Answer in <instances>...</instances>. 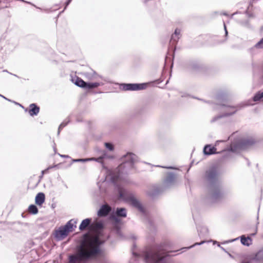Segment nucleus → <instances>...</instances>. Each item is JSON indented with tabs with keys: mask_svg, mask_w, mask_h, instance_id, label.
I'll return each instance as SVG.
<instances>
[{
	"mask_svg": "<svg viewBox=\"0 0 263 263\" xmlns=\"http://www.w3.org/2000/svg\"><path fill=\"white\" fill-rule=\"evenodd\" d=\"M157 166L161 167V166H160V165H158ZM162 167L166 168L167 169H172V170H176L177 169V168H176L175 167H173V166H162Z\"/></svg>",
	"mask_w": 263,
	"mask_h": 263,
	"instance_id": "36",
	"label": "nucleus"
},
{
	"mask_svg": "<svg viewBox=\"0 0 263 263\" xmlns=\"http://www.w3.org/2000/svg\"><path fill=\"white\" fill-rule=\"evenodd\" d=\"M72 81L77 86L86 89L87 82H85L81 78L76 77L75 78L72 79Z\"/></svg>",
	"mask_w": 263,
	"mask_h": 263,
	"instance_id": "16",
	"label": "nucleus"
},
{
	"mask_svg": "<svg viewBox=\"0 0 263 263\" xmlns=\"http://www.w3.org/2000/svg\"><path fill=\"white\" fill-rule=\"evenodd\" d=\"M72 0H67V2L65 3V7L64 8V9H66V7L69 5V4L71 3Z\"/></svg>",
	"mask_w": 263,
	"mask_h": 263,
	"instance_id": "37",
	"label": "nucleus"
},
{
	"mask_svg": "<svg viewBox=\"0 0 263 263\" xmlns=\"http://www.w3.org/2000/svg\"><path fill=\"white\" fill-rule=\"evenodd\" d=\"M0 96H1V97H3V98H4L5 99H6V100H8V101H11L10 100H9V99H8L6 98V97H5L4 96H2V95H0Z\"/></svg>",
	"mask_w": 263,
	"mask_h": 263,
	"instance_id": "43",
	"label": "nucleus"
},
{
	"mask_svg": "<svg viewBox=\"0 0 263 263\" xmlns=\"http://www.w3.org/2000/svg\"><path fill=\"white\" fill-rule=\"evenodd\" d=\"M102 157L103 159L108 158L109 156L107 154V152L105 151H103L102 154L101 156Z\"/></svg>",
	"mask_w": 263,
	"mask_h": 263,
	"instance_id": "34",
	"label": "nucleus"
},
{
	"mask_svg": "<svg viewBox=\"0 0 263 263\" xmlns=\"http://www.w3.org/2000/svg\"><path fill=\"white\" fill-rule=\"evenodd\" d=\"M146 83H127L122 84L121 88L125 91H137L145 89L147 87Z\"/></svg>",
	"mask_w": 263,
	"mask_h": 263,
	"instance_id": "8",
	"label": "nucleus"
},
{
	"mask_svg": "<svg viewBox=\"0 0 263 263\" xmlns=\"http://www.w3.org/2000/svg\"><path fill=\"white\" fill-rule=\"evenodd\" d=\"M119 217H118L115 214H112L110 216V218L114 220L116 223L114 224L113 228L111 230L112 233H114L117 237H118L121 239H124V236L121 232L120 226L119 225V223L120 222V219L119 218Z\"/></svg>",
	"mask_w": 263,
	"mask_h": 263,
	"instance_id": "9",
	"label": "nucleus"
},
{
	"mask_svg": "<svg viewBox=\"0 0 263 263\" xmlns=\"http://www.w3.org/2000/svg\"><path fill=\"white\" fill-rule=\"evenodd\" d=\"M223 24H224V30H225V35L227 36L228 35V32L227 30L226 26L225 24L224 23Z\"/></svg>",
	"mask_w": 263,
	"mask_h": 263,
	"instance_id": "39",
	"label": "nucleus"
},
{
	"mask_svg": "<svg viewBox=\"0 0 263 263\" xmlns=\"http://www.w3.org/2000/svg\"><path fill=\"white\" fill-rule=\"evenodd\" d=\"M122 163L117 168L118 177L122 174H126L134 168V164L138 161V157L132 153H127L122 157Z\"/></svg>",
	"mask_w": 263,
	"mask_h": 263,
	"instance_id": "4",
	"label": "nucleus"
},
{
	"mask_svg": "<svg viewBox=\"0 0 263 263\" xmlns=\"http://www.w3.org/2000/svg\"><path fill=\"white\" fill-rule=\"evenodd\" d=\"M252 259L256 261H263V250L258 251Z\"/></svg>",
	"mask_w": 263,
	"mask_h": 263,
	"instance_id": "23",
	"label": "nucleus"
},
{
	"mask_svg": "<svg viewBox=\"0 0 263 263\" xmlns=\"http://www.w3.org/2000/svg\"><path fill=\"white\" fill-rule=\"evenodd\" d=\"M60 156L61 157H63V158H69V156H68V155H60Z\"/></svg>",
	"mask_w": 263,
	"mask_h": 263,
	"instance_id": "41",
	"label": "nucleus"
},
{
	"mask_svg": "<svg viewBox=\"0 0 263 263\" xmlns=\"http://www.w3.org/2000/svg\"><path fill=\"white\" fill-rule=\"evenodd\" d=\"M133 254L135 256H139V254L138 253H136L135 252H134V251H133Z\"/></svg>",
	"mask_w": 263,
	"mask_h": 263,
	"instance_id": "44",
	"label": "nucleus"
},
{
	"mask_svg": "<svg viewBox=\"0 0 263 263\" xmlns=\"http://www.w3.org/2000/svg\"><path fill=\"white\" fill-rule=\"evenodd\" d=\"M3 72H8V73H9V74H12V75H13V76H15V77H17V78H18V77L17 75H16V74H12V73L8 72L7 70H3Z\"/></svg>",
	"mask_w": 263,
	"mask_h": 263,
	"instance_id": "40",
	"label": "nucleus"
},
{
	"mask_svg": "<svg viewBox=\"0 0 263 263\" xmlns=\"http://www.w3.org/2000/svg\"><path fill=\"white\" fill-rule=\"evenodd\" d=\"M53 148H54V150L55 151V147L54 146L53 147Z\"/></svg>",
	"mask_w": 263,
	"mask_h": 263,
	"instance_id": "51",
	"label": "nucleus"
},
{
	"mask_svg": "<svg viewBox=\"0 0 263 263\" xmlns=\"http://www.w3.org/2000/svg\"><path fill=\"white\" fill-rule=\"evenodd\" d=\"M72 161L73 162H86L90 161V159H88V158L76 159H73Z\"/></svg>",
	"mask_w": 263,
	"mask_h": 263,
	"instance_id": "29",
	"label": "nucleus"
},
{
	"mask_svg": "<svg viewBox=\"0 0 263 263\" xmlns=\"http://www.w3.org/2000/svg\"><path fill=\"white\" fill-rule=\"evenodd\" d=\"M255 234V233H253V234H251V235L254 236Z\"/></svg>",
	"mask_w": 263,
	"mask_h": 263,
	"instance_id": "49",
	"label": "nucleus"
},
{
	"mask_svg": "<svg viewBox=\"0 0 263 263\" xmlns=\"http://www.w3.org/2000/svg\"><path fill=\"white\" fill-rule=\"evenodd\" d=\"M257 142V140L253 137L241 139L233 142L230 145V151L234 153H237L240 151L245 150L251 147Z\"/></svg>",
	"mask_w": 263,
	"mask_h": 263,
	"instance_id": "6",
	"label": "nucleus"
},
{
	"mask_svg": "<svg viewBox=\"0 0 263 263\" xmlns=\"http://www.w3.org/2000/svg\"><path fill=\"white\" fill-rule=\"evenodd\" d=\"M224 142V141H223V140H222V141H219V140H218V141H216V145H217L218 144V143L219 142Z\"/></svg>",
	"mask_w": 263,
	"mask_h": 263,
	"instance_id": "45",
	"label": "nucleus"
},
{
	"mask_svg": "<svg viewBox=\"0 0 263 263\" xmlns=\"http://www.w3.org/2000/svg\"><path fill=\"white\" fill-rule=\"evenodd\" d=\"M218 108H217V107H215V109H218Z\"/></svg>",
	"mask_w": 263,
	"mask_h": 263,
	"instance_id": "55",
	"label": "nucleus"
},
{
	"mask_svg": "<svg viewBox=\"0 0 263 263\" xmlns=\"http://www.w3.org/2000/svg\"><path fill=\"white\" fill-rule=\"evenodd\" d=\"M103 229L104 224L102 221H94L92 223L91 229H93L97 232L99 233Z\"/></svg>",
	"mask_w": 263,
	"mask_h": 263,
	"instance_id": "17",
	"label": "nucleus"
},
{
	"mask_svg": "<svg viewBox=\"0 0 263 263\" xmlns=\"http://www.w3.org/2000/svg\"><path fill=\"white\" fill-rule=\"evenodd\" d=\"M76 223V221L74 219H71L63 227V228L68 231V233L71 231L74 224Z\"/></svg>",
	"mask_w": 263,
	"mask_h": 263,
	"instance_id": "20",
	"label": "nucleus"
},
{
	"mask_svg": "<svg viewBox=\"0 0 263 263\" xmlns=\"http://www.w3.org/2000/svg\"><path fill=\"white\" fill-rule=\"evenodd\" d=\"M103 85L102 82L87 83L86 89H91Z\"/></svg>",
	"mask_w": 263,
	"mask_h": 263,
	"instance_id": "22",
	"label": "nucleus"
},
{
	"mask_svg": "<svg viewBox=\"0 0 263 263\" xmlns=\"http://www.w3.org/2000/svg\"><path fill=\"white\" fill-rule=\"evenodd\" d=\"M192 68H193V69H196V65H195V64H194V65H193Z\"/></svg>",
	"mask_w": 263,
	"mask_h": 263,
	"instance_id": "47",
	"label": "nucleus"
},
{
	"mask_svg": "<svg viewBox=\"0 0 263 263\" xmlns=\"http://www.w3.org/2000/svg\"><path fill=\"white\" fill-rule=\"evenodd\" d=\"M64 10H65V9L63 10H62V11L61 13H62V12H64Z\"/></svg>",
	"mask_w": 263,
	"mask_h": 263,
	"instance_id": "53",
	"label": "nucleus"
},
{
	"mask_svg": "<svg viewBox=\"0 0 263 263\" xmlns=\"http://www.w3.org/2000/svg\"><path fill=\"white\" fill-rule=\"evenodd\" d=\"M85 76L89 80H94L97 79L98 76L95 71H92V73L87 72L85 73Z\"/></svg>",
	"mask_w": 263,
	"mask_h": 263,
	"instance_id": "27",
	"label": "nucleus"
},
{
	"mask_svg": "<svg viewBox=\"0 0 263 263\" xmlns=\"http://www.w3.org/2000/svg\"><path fill=\"white\" fill-rule=\"evenodd\" d=\"M15 103H16V104H19L18 103H16L15 102H14Z\"/></svg>",
	"mask_w": 263,
	"mask_h": 263,
	"instance_id": "54",
	"label": "nucleus"
},
{
	"mask_svg": "<svg viewBox=\"0 0 263 263\" xmlns=\"http://www.w3.org/2000/svg\"><path fill=\"white\" fill-rule=\"evenodd\" d=\"M45 196L43 193H39L35 198V203L39 205H41L45 201Z\"/></svg>",
	"mask_w": 263,
	"mask_h": 263,
	"instance_id": "18",
	"label": "nucleus"
},
{
	"mask_svg": "<svg viewBox=\"0 0 263 263\" xmlns=\"http://www.w3.org/2000/svg\"><path fill=\"white\" fill-rule=\"evenodd\" d=\"M111 209L107 204L102 205L98 211V215L99 217H105L111 212Z\"/></svg>",
	"mask_w": 263,
	"mask_h": 263,
	"instance_id": "11",
	"label": "nucleus"
},
{
	"mask_svg": "<svg viewBox=\"0 0 263 263\" xmlns=\"http://www.w3.org/2000/svg\"><path fill=\"white\" fill-rule=\"evenodd\" d=\"M25 111H28L30 116H36L39 113L40 107L36 104L32 103L29 105V109L28 110V109L26 108Z\"/></svg>",
	"mask_w": 263,
	"mask_h": 263,
	"instance_id": "12",
	"label": "nucleus"
},
{
	"mask_svg": "<svg viewBox=\"0 0 263 263\" xmlns=\"http://www.w3.org/2000/svg\"><path fill=\"white\" fill-rule=\"evenodd\" d=\"M179 39H177V36H174V39L173 40V42H171L170 41V43L172 45H174L175 44H176L178 41Z\"/></svg>",
	"mask_w": 263,
	"mask_h": 263,
	"instance_id": "35",
	"label": "nucleus"
},
{
	"mask_svg": "<svg viewBox=\"0 0 263 263\" xmlns=\"http://www.w3.org/2000/svg\"><path fill=\"white\" fill-rule=\"evenodd\" d=\"M255 47L257 49L263 48V37L255 45Z\"/></svg>",
	"mask_w": 263,
	"mask_h": 263,
	"instance_id": "30",
	"label": "nucleus"
},
{
	"mask_svg": "<svg viewBox=\"0 0 263 263\" xmlns=\"http://www.w3.org/2000/svg\"><path fill=\"white\" fill-rule=\"evenodd\" d=\"M181 36V30L179 28H176L175 30L174 34L172 35L171 41H173V40L174 39V36H177V39H179Z\"/></svg>",
	"mask_w": 263,
	"mask_h": 263,
	"instance_id": "25",
	"label": "nucleus"
},
{
	"mask_svg": "<svg viewBox=\"0 0 263 263\" xmlns=\"http://www.w3.org/2000/svg\"><path fill=\"white\" fill-rule=\"evenodd\" d=\"M203 153L205 155H211L216 154V148L210 144L205 145L203 148Z\"/></svg>",
	"mask_w": 263,
	"mask_h": 263,
	"instance_id": "14",
	"label": "nucleus"
},
{
	"mask_svg": "<svg viewBox=\"0 0 263 263\" xmlns=\"http://www.w3.org/2000/svg\"><path fill=\"white\" fill-rule=\"evenodd\" d=\"M88 159H90V161H97L98 162H100V163H102L103 162V159H102V157L100 156V157H98V158H88Z\"/></svg>",
	"mask_w": 263,
	"mask_h": 263,
	"instance_id": "33",
	"label": "nucleus"
},
{
	"mask_svg": "<svg viewBox=\"0 0 263 263\" xmlns=\"http://www.w3.org/2000/svg\"><path fill=\"white\" fill-rule=\"evenodd\" d=\"M205 242H206V241H205V240H203V241H201V242H196V243H194L193 245H192V246H190V247L182 248L181 249V250H184V249H185V250H186V249H191V248H192L194 247H195V246H196L201 245H202V244L204 243Z\"/></svg>",
	"mask_w": 263,
	"mask_h": 263,
	"instance_id": "28",
	"label": "nucleus"
},
{
	"mask_svg": "<svg viewBox=\"0 0 263 263\" xmlns=\"http://www.w3.org/2000/svg\"><path fill=\"white\" fill-rule=\"evenodd\" d=\"M47 172H48V169H45L44 170H43L42 171V176H41V177H42L45 174L47 173Z\"/></svg>",
	"mask_w": 263,
	"mask_h": 263,
	"instance_id": "38",
	"label": "nucleus"
},
{
	"mask_svg": "<svg viewBox=\"0 0 263 263\" xmlns=\"http://www.w3.org/2000/svg\"><path fill=\"white\" fill-rule=\"evenodd\" d=\"M176 178V174L174 173H168L164 179L162 186H154L153 188L147 191V195L152 198H154L155 196L159 195L163 190L172 187L175 184Z\"/></svg>",
	"mask_w": 263,
	"mask_h": 263,
	"instance_id": "5",
	"label": "nucleus"
},
{
	"mask_svg": "<svg viewBox=\"0 0 263 263\" xmlns=\"http://www.w3.org/2000/svg\"><path fill=\"white\" fill-rule=\"evenodd\" d=\"M105 145L106 148H107L108 150L110 151H112L114 149V145L110 143L106 142L105 143Z\"/></svg>",
	"mask_w": 263,
	"mask_h": 263,
	"instance_id": "31",
	"label": "nucleus"
},
{
	"mask_svg": "<svg viewBox=\"0 0 263 263\" xmlns=\"http://www.w3.org/2000/svg\"><path fill=\"white\" fill-rule=\"evenodd\" d=\"M238 239V238H235V239H233V240H230V241H230V242H232V241H235V240H237Z\"/></svg>",
	"mask_w": 263,
	"mask_h": 263,
	"instance_id": "46",
	"label": "nucleus"
},
{
	"mask_svg": "<svg viewBox=\"0 0 263 263\" xmlns=\"http://www.w3.org/2000/svg\"><path fill=\"white\" fill-rule=\"evenodd\" d=\"M68 231L64 230L63 227H60L58 230L54 231V236L57 241H60L68 235Z\"/></svg>",
	"mask_w": 263,
	"mask_h": 263,
	"instance_id": "10",
	"label": "nucleus"
},
{
	"mask_svg": "<svg viewBox=\"0 0 263 263\" xmlns=\"http://www.w3.org/2000/svg\"><path fill=\"white\" fill-rule=\"evenodd\" d=\"M68 122V121H67V122L64 121L59 125V128H58V135L60 134V130L63 128H64L65 126H66L67 125Z\"/></svg>",
	"mask_w": 263,
	"mask_h": 263,
	"instance_id": "32",
	"label": "nucleus"
},
{
	"mask_svg": "<svg viewBox=\"0 0 263 263\" xmlns=\"http://www.w3.org/2000/svg\"><path fill=\"white\" fill-rule=\"evenodd\" d=\"M29 212L32 214H36L38 212V209L37 206L34 204H31L28 208Z\"/></svg>",
	"mask_w": 263,
	"mask_h": 263,
	"instance_id": "26",
	"label": "nucleus"
},
{
	"mask_svg": "<svg viewBox=\"0 0 263 263\" xmlns=\"http://www.w3.org/2000/svg\"><path fill=\"white\" fill-rule=\"evenodd\" d=\"M216 105L219 106V108L222 109L225 111V112L222 115L214 117L211 120V123H214L222 117L232 116L235 114L237 111V109H236V106L229 104L226 95L223 93L219 94L216 96Z\"/></svg>",
	"mask_w": 263,
	"mask_h": 263,
	"instance_id": "3",
	"label": "nucleus"
},
{
	"mask_svg": "<svg viewBox=\"0 0 263 263\" xmlns=\"http://www.w3.org/2000/svg\"><path fill=\"white\" fill-rule=\"evenodd\" d=\"M91 218H86L82 221L80 225L79 226V230L80 231H84L87 228L91 229L92 226Z\"/></svg>",
	"mask_w": 263,
	"mask_h": 263,
	"instance_id": "13",
	"label": "nucleus"
},
{
	"mask_svg": "<svg viewBox=\"0 0 263 263\" xmlns=\"http://www.w3.org/2000/svg\"><path fill=\"white\" fill-rule=\"evenodd\" d=\"M64 10H65V9L63 10H62V11L61 13H62V12H64Z\"/></svg>",
	"mask_w": 263,
	"mask_h": 263,
	"instance_id": "52",
	"label": "nucleus"
},
{
	"mask_svg": "<svg viewBox=\"0 0 263 263\" xmlns=\"http://www.w3.org/2000/svg\"><path fill=\"white\" fill-rule=\"evenodd\" d=\"M120 198L124 201L130 202L133 206L137 209L140 212L144 214L145 211L141 203L136 199L134 195L124 189H120L119 191Z\"/></svg>",
	"mask_w": 263,
	"mask_h": 263,
	"instance_id": "7",
	"label": "nucleus"
},
{
	"mask_svg": "<svg viewBox=\"0 0 263 263\" xmlns=\"http://www.w3.org/2000/svg\"><path fill=\"white\" fill-rule=\"evenodd\" d=\"M56 165H54V166H49L48 167H47L46 169H48V171L50 169H51L53 167H54Z\"/></svg>",
	"mask_w": 263,
	"mask_h": 263,
	"instance_id": "42",
	"label": "nucleus"
},
{
	"mask_svg": "<svg viewBox=\"0 0 263 263\" xmlns=\"http://www.w3.org/2000/svg\"><path fill=\"white\" fill-rule=\"evenodd\" d=\"M198 235L200 238L206 237L209 234L208 228L205 226H197Z\"/></svg>",
	"mask_w": 263,
	"mask_h": 263,
	"instance_id": "15",
	"label": "nucleus"
},
{
	"mask_svg": "<svg viewBox=\"0 0 263 263\" xmlns=\"http://www.w3.org/2000/svg\"><path fill=\"white\" fill-rule=\"evenodd\" d=\"M20 105L22 107H23V106H22V105L20 104Z\"/></svg>",
	"mask_w": 263,
	"mask_h": 263,
	"instance_id": "50",
	"label": "nucleus"
},
{
	"mask_svg": "<svg viewBox=\"0 0 263 263\" xmlns=\"http://www.w3.org/2000/svg\"><path fill=\"white\" fill-rule=\"evenodd\" d=\"M222 14L224 15H228V14L226 12H223Z\"/></svg>",
	"mask_w": 263,
	"mask_h": 263,
	"instance_id": "48",
	"label": "nucleus"
},
{
	"mask_svg": "<svg viewBox=\"0 0 263 263\" xmlns=\"http://www.w3.org/2000/svg\"><path fill=\"white\" fill-rule=\"evenodd\" d=\"M103 243L98 237L84 239L77 247L76 253L69 256L68 263L87 262L100 253V246Z\"/></svg>",
	"mask_w": 263,
	"mask_h": 263,
	"instance_id": "1",
	"label": "nucleus"
},
{
	"mask_svg": "<svg viewBox=\"0 0 263 263\" xmlns=\"http://www.w3.org/2000/svg\"><path fill=\"white\" fill-rule=\"evenodd\" d=\"M204 180L208 187L206 197L208 204L216 203L224 199L225 193L219 180V173L216 167H211L205 172Z\"/></svg>",
	"mask_w": 263,
	"mask_h": 263,
	"instance_id": "2",
	"label": "nucleus"
},
{
	"mask_svg": "<svg viewBox=\"0 0 263 263\" xmlns=\"http://www.w3.org/2000/svg\"><path fill=\"white\" fill-rule=\"evenodd\" d=\"M115 214L118 217H126L127 215L126 210L123 208H118L116 209Z\"/></svg>",
	"mask_w": 263,
	"mask_h": 263,
	"instance_id": "21",
	"label": "nucleus"
},
{
	"mask_svg": "<svg viewBox=\"0 0 263 263\" xmlns=\"http://www.w3.org/2000/svg\"><path fill=\"white\" fill-rule=\"evenodd\" d=\"M263 100V91H258L253 97V100L254 102L258 101Z\"/></svg>",
	"mask_w": 263,
	"mask_h": 263,
	"instance_id": "24",
	"label": "nucleus"
},
{
	"mask_svg": "<svg viewBox=\"0 0 263 263\" xmlns=\"http://www.w3.org/2000/svg\"><path fill=\"white\" fill-rule=\"evenodd\" d=\"M243 263H249V262H243Z\"/></svg>",
	"mask_w": 263,
	"mask_h": 263,
	"instance_id": "56",
	"label": "nucleus"
},
{
	"mask_svg": "<svg viewBox=\"0 0 263 263\" xmlns=\"http://www.w3.org/2000/svg\"><path fill=\"white\" fill-rule=\"evenodd\" d=\"M240 241L243 245L249 247L252 244V240L250 237H246L245 235H242L240 236Z\"/></svg>",
	"mask_w": 263,
	"mask_h": 263,
	"instance_id": "19",
	"label": "nucleus"
}]
</instances>
